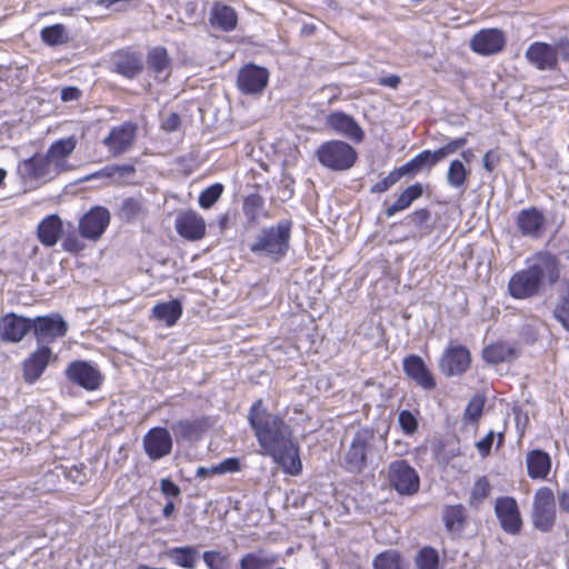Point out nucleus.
<instances>
[{
  "instance_id": "obj_48",
  "label": "nucleus",
  "mask_w": 569,
  "mask_h": 569,
  "mask_svg": "<svg viewBox=\"0 0 569 569\" xmlns=\"http://www.w3.org/2000/svg\"><path fill=\"white\" fill-rule=\"evenodd\" d=\"M468 143V134H465L462 137H458L455 139H451L448 143H446L443 147L437 149L438 153L441 158V160L446 159L450 154H453L459 149L465 147Z\"/></svg>"
},
{
  "instance_id": "obj_32",
  "label": "nucleus",
  "mask_w": 569,
  "mask_h": 569,
  "mask_svg": "<svg viewBox=\"0 0 569 569\" xmlns=\"http://www.w3.org/2000/svg\"><path fill=\"white\" fill-rule=\"evenodd\" d=\"M423 193V187L421 183L417 182L410 187H408L397 199L395 203L389 206L386 209V216L392 217L397 212L403 211L408 209L415 200L420 198Z\"/></svg>"
},
{
  "instance_id": "obj_55",
  "label": "nucleus",
  "mask_w": 569,
  "mask_h": 569,
  "mask_svg": "<svg viewBox=\"0 0 569 569\" xmlns=\"http://www.w3.org/2000/svg\"><path fill=\"white\" fill-rule=\"evenodd\" d=\"M50 158L51 176L52 179L62 172L72 170V167L67 162L66 158Z\"/></svg>"
},
{
  "instance_id": "obj_45",
  "label": "nucleus",
  "mask_w": 569,
  "mask_h": 569,
  "mask_svg": "<svg viewBox=\"0 0 569 569\" xmlns=\"http://www.w3.org/2000/svg\"><path fill=\"white\" fill-rule=\"evenodd\" d=\"M223 189L221 183H213L206 188L199 196V206L202 209L211 208L220 199Z\"/></svg>"
},
{
  "instance_id": "obj_50",
  "label": "nucleus",
  "mask_w": 569,
  "mask_h": 569,
  "mask_svg": "<svg viewBox=\"0 0 569 569\" xmlns=\"http://www.w3.org/2000/svg\"><path fill=\"white\" fill-rule=\"evenodd\" d=\"M553 317L569 331V297H563L556 306Z\"/></svg>"
},
{
  "instance_id": "obj_6",
  "label": "nucleus",
  "mask_w": 569,
  "mask_h": 569,
  "mask_svg": "<svg viewBox=\"0 0 569 569\" xmlns=\"http://www.w3.org/2000/svg\"><path fill=\"white\" fill-rule=\"evenodd\" d=\"M532 523L536 529L548 532L556 521L553 491L548 487L539 488L533 497Z\"/></svg>"
},
{
  "instance_id": "obj_64",
  "label": "nucleus",
  "mask_w": 569,
  "mask_h": 569,
  "mask_svg": "<svg viewBox=\"0 0 569 569\" xmlns=\"http://www.w3.org/2000/svg\"><path fill=\"white\" fill-rule=\"evenodd\" d=\"M558 505L562 512L569 513V488L558 492Z\"/></svg>"
},
{
  "instance_id": "obj_47",
  "label": "nucleus",
  "mask_w": 569,
  "mask_h": 569,
  "mask_svg": "<svg viewBox=\"0 0 569 569\" xmlns=\"http://www.w3.org/2000/svg\"><path fill=\"white\" fill-rule=\"evenodd\" d=\"M398 422L406 435H413L418 429V420L409 410H402L399 412Z\"/></svg>"
},
{
  "instance_id": "obj_18",
  "label": "nucleus",
  "mask_w": 569,
  "mask_h": 569,
  "mask_svg": "<svg viewBox=\"0 0 569 569\" xmlns=\"http://www.w3.org/2000/svg\"><path fill=\"white\" fill-rule=\"evenodd\" d=\"M326 124L336 133L343 136L356 143L362 142L365 132L355 118L342 111H335L327 116Z\"/></svg>"
},
{
  "instance_id": "obj_43",
  "label": "nucleus",
  "mask_w": 569,
  "mask_h": 569,
  "mask_svg": "<svg viewBox=\"0 0 569 569\" xmlns=\"http://www.w3.org/2000/svg\"><path fill=\"white\" fill-rule=\"evenodd\" d=\"M76 147L77 139L73 136H70L53 142L48 149L47 153L51 158H67L74 151Z\"/></svg>"
},
{
  "instance_id": "obj_62",
  "label": "nucleus",
  "mask_w": 569,
  "mask_h": 569,
  "mask_svg": "<svg viewBox=\"0 0 569 569\" xmlns=\"http://www.w3.org/2000/svg\"><path fill=\"white\" fill-rule=\"evenodd\" d=\"M62 248L68 252H78L82 249V244L79 242L77 237L68 236L62 242Z\"/></svg>"
},
{
  "instance_id": "obj_25",
  "label": "nucleus",
  "mask_w": 569,
  "mask_h": 569,
  "mask_svg": "<svg viewBox=\"0 0 569 569\" xmlns=\"http://www.w3.org/2000/svg\"><path fill=\"white\" fill-rule=\"evenodd\" d=\"M116 71L127 78H134L143 69V60L140 53L121 50L113 57Z\"/></svg>"
},
{
  "instance_id": "obj_24",
  "label": "nucleus",
  "mask_w": 569,
  "mask_h": 569,
  "mask_svg": "<svg viewBox=\"0 0 569 569\" xmlns=\"http://www.w3.org/2000/svg\"><path fill=\"white\" fill-rule=\"evenodd\" d=\"M52 351L48 346H41L23 362V378L28 383L36 382L48 367Z\"/></svg>"
},
{
  "instance_id": "obj_7",
  "label": "nucleus",
  "mask_w": 569,
  "mask_h": 569,
  "mask_svg": "<svg viewBox=\"0 0 569 569\" xmlns=\"http://www.w3.org/2000/svg\"><path fill=\"white\" fill-rule=\"evenodd\" d=\"M388 479L400 495L416 493L420 485L417 471L405 460H396L389 465Z\"/></svg>"
},
{
  "instance_id": "obj_20",
  "label": "nucleus",
  "mask_w": 569,
  "mask_h": 569,
  "mask_svg": "<svg viewBox=\"0 0 569 569\" xmlns=\"http://www.w3.org/2000/svg\"><path fill=\"white\" fill-rule=\"evenodd\" d=\"M174 226L181 237L191 241L200 240L206 234L203 218L192 210L180 213Z\"/></svg>"
},
{
  "instance_id": "obj_13",
  "label": "nucleus",
  "mask_w": 569,
  "mask_h": 569,
  "mask_svg": "<svg viewBox=\"0 0 569 569\" xmlns=\"http://www.w3.org/2000/svg\"><path fill=\"white\" fill-rule=\"evenodd\" d=\"M471 362L469 350L460 345L449 347L440 358V371L447 377L462 375Z\"/></svg>"
},
{
  "instance_id": "obj_56",
  "label": "nucleus",
  "mask_w": 569,
  "mask_h": 569,
  "mask_svg": "<svg viewBox=\"0 0 569 569\" xmlns=\"http://www.w3.org/2000/svg\"><path fill=\"white\" fill-rule=\"evenodd\" d=\"M216 467L219 475H224L238 471L240 469V462L237 458H227L223 461L216 465Z\"/></svg>"
},
{
  "instance_id": "obj_4",
  "label": "nucleus",
  "mask_w": 569,
  "mask_h": 569,
  "mask_svg": "<svg viewBox=\"0 0 569 569\" xmlns=\"http://www.w3.org/2000/svg\"><path fill=\"white\" fill-rule=\"evenodd\" d=\"M318 161L333 171H346L353 167L357 151L348 142L341 140L326 141L316 151Z\"/></svg>"
},
{
  "instance_id": "obj_53",
  "label": "nucleus",
  "mask_w": 569,
  "mask_h": 569,
  "mask_svg": "<svg viewBox=\"0 0 569 569\" xmlns=\"http://www.w3.org/2000/svg\"><path fill=\"white\" fill-rule=\"evenodd\" d=\"M202 559L208 569H223L226 557L220 551L209 550L203 552Z\"/></svg>"
},
{
  "instance_id": "obj_33",
  "label": "nucleus",
  "mask_w": 569,
  "mask_h": 569,
  "mask_svg": "<svg viewBox=\"0 0 569 569\" xmlns=\"http://www.w3.org/2000/svg\"><path fill=\"white\" fill-rule=\"evenodd\" d=\"M442 518L447 530L460 531L467 522V509L462 505L446 506Z\"/></svg>"
},
{
  "instance_id": "obj_15",
  "label": "nucleus",
  "mask_w": 569,
  "mask_h": 569,
  "mask_svg": "<svg viewBox=\"0 0 569 569\" xmlns=\"http://www.w3.org/2000/svg\"><path fill=\"white\" fill-rule=\"evenodd\" d=\"M109 222V211L103 207H96L80 219V234L86 239L97 240L103 234Z\"/></svg>"
},
{
  "instance_id": "obj_9",
  "label": "nucleus",
  "mask_w": 569,
  "mask_h": 569,
  "mask_svg": "<svg viewBox=\"0 0 569 569\" xmlns=\"http://www.w3.org/2000/svg\"><path fill=\"white\" fill-rule=\"evenodd\" d=\"M137 129V126L130 121L113 127L102 139V144L108 148L111 157L118 158L132 149Z\"/></svg>"
},
{
  "instance_id": "obj_27",
  "label": "nucleus",
  "mask_w": 569,
  "mask_h": 569,
  "mask_svg": "<svg viewBox=\"0 0 569 569\" xmlns=\"http://www.w3.org/2000/svg\"><path fill=\"white\" fill-rule=\"evenodd\" d=\"M528 476L531 479H547L551 469V458L543 450L535 449L527 453L526 458Z\"/></svg>"
},
{
  "instance_id": "obj_46",
  "label": "nucleus",
  "mask_w": 569,
  "mask_h": 569,
  "mask_svg": "<svg viewBox=\"0 0 569 569\" xmlns=\"http://www.w3.org/2000/svg\"><path fill=\"white\" fill-rule=\"evenodd\" d=\"M263 207V199L259 194H249L243 202V213L250 222L258 220L259 213Z\"/></svg>"
},
{
  "instance_id": "obj_41",
  "label": "nucleus",
  "mask_w": 569,
  "mask_h": 569,
  "mask_svg": "<svg viewBox=\"0 0 569 569\" xmlns=\"http://www.w3.org/2000/svg\"><path fill=\"white\" fill-rule=\"evenodd\" d=\"M272 562L261 551L248 552L240 558L239 567L240 569H270Z\"/></svg>"
},
{
  "instance_id": "obj_29",
  "label": "nucleus",
  "mask_w": 569,
  "mask_h": 569,
  "mask_svg": "<svg viewBox=\"0 0 569 569\" xmlns=\"http://www.w3.org/2000/svg\"><path fill=\"white\" fill-rule=\"evenodd\" d=\"M174 565L184 569H196L199 550L196 546L173 547L164 552Z\"/></svg>"
},
{
  "instance_id": "obj_59",
  "label": "nucleus",
  "mask_w": 569,
  "mask_h": 569,
  "mask_svg": "<svg viewBox=\"0 0 569 569\" xmlns=\"http://www.w3.org/2000/svg\"><path fill=\"white\" fill-rule=\"evenodd\" d=\"M180 127V117L176 112H170L163 120L161 128L167 132H172L178 130Z\"/></svg>"
},
{
  "instance_id": "obj_28",
  "label": "nucleus",
  "mask_w": 569,
  "mask_h": 569,
  "mask_svg": "<svg viewBox=\"0 0 569 569\" xmlns=\"http://www.w3.org/2000/svg\"><path fill=\"white\" fill-rule=\"evenodd\" d=\"M62 232V222L57 214L44 218L38 226V238L47 247L54 246Z\"/></svg>"
},
{
  "instance_id": "obj_52",
  "label": "nucleus",
  "mask_w": 569,
  "mask_h": 569,
  "mask_svg": "<svg viewBox=\"0 0 569 569\" xmlns=\"http://www.w3.org/2000/svg\"><path fill=\"white\" fill-rule=\"evenodd\" d=\"M401 177L395 169L387 177H385L381 181L375 183L371 188L372 193H382L388 191L393 184H396Z\"/></svg>"
},
{
  "instance_id": "obj_60",
  "label": "nucleus",
  "mask_w": 569,
  "mask_h": 569,
  "mask_svg": "<svg viewBox=\"0 0 569 569\" xmlns=\"http://www.w3.org/2000/svg\"><path fill=\"white\" fill-rule=\"evenodd\" d=\"M160 490L168 497H178L181 493L180 488L168 478L160 481Z\"/></svg>"
},
{
  "instance_id": "obj_51",
  "label": "nucleus",
  "mask_w": 569,
  "mask_h": 569,
  "mask_svg": "<svg viewBox=\"0 0 569 569\" xmlns=\"http://www.w3.org/2000/svg\"><path fill=\"white\" fill-rule=\"evenodd\" d=\"M416 158L418 160V163H419L421 170L423 168L430 169V168L435 167L437 163L442 161L438 153V150H435V151L423 150L420 153H418L416 156Z\"/></svg>"
},
{
  "instance_id": "obj_10",
  "label": "nucleus",
  "mask_w": 569,
  "mask_h": 569,
  "mask_svg": "<svg viewBox=\"0 0 569 569\" xmlns=\"http://www.w3.org/2000/svg\"><path fill=\"white\" fill-rule=\"evenodd\" d=\"M66 376L70 381L88 391L100 388L103 376L97 367L87 361H73L66 369Z\"/></svg>"
},
{
  "instance_id": "obj_42",
  "label": "nucleus",
  "mask_w": 569,
  "mask_h": 569,
  "mask_svg": "<svg viewBox=\"0 0 569 569\" xmlns=\"http://www.w3.org/2000/svg\"><path fill=\"white\" fill-rule=\"evenodd\" d=\"M143 214V204L140 199L127 198L122 201L119 216L122 220L132 221Z\"/></svg>"
},
{
  "instance_id": "obj_38",
  "label": "nucleus",
  "mask_w": 569,
  "mask_h": 569,
  "mask_svg": "<svg viewBox=\"0 0 569 569\" xmlns=\"http://www.w3.org/2000/svg\"><path fill=\"white\" fill-rule=\"evenodd\" d=\"M40 38L46 44L57 47L69 41V33L63 24L57 23L44 27L40 32Z\"/></svg>"
},
{
  "instance_id": "obj_22",
  "label": "nucleus",
  "mask_w": 569,
  "mask_h": 569,
  "mask_svg": "<svg viewBox=\"0 0 569 569\" xmlns=\"http://www.w3.org/2000/svg\"><path fill=\"white\" fill-rule=\"evenodd\" d=\"M18 172L23 179L51 180L52 176L49 154L36 153L31 158L21 161L18 166Z\"/></svg>"
},
{
  "instance_id": "obj_30",
  "label": "nucleus",
  "mask_w": 569,
  "mask_h": 569,
  "mask_svg": "<svg viewBox=\"0 0 569 569\" xmlns=\"http://www.w3.org/2000/svg\"><path fill=\"white\" fill-rule=\"evenodd\" d=\"M147 64L149 70L154 73L157 79L164 80L170 73V58L164 48L154 47L147 56Z\"/></svg>"
},
{
  "instance_id": "obj_2",
  "label": "nucleus",
  "mask_w": 569,
  "mask_h": 569,
  "mask_svg": "<svg viewBox=\"0 0 569 569\" xmlns=\"http://www.w3.org/2000/svg\"><path fill=\"white\" fill-rule=\"evenodd\" d=\"M559 278L557 258L549 252H539L531 258L526 269L513 273L508 281L509 295L518 300L538 296L547 282L552 286Z\"/></svg>"
},
{
  "instance_id": "obj_17",
  "label": "nucleus",
  "mask_w": 569,
  "mask_h": 569,
  "mask_svg": "<svg viewBox=\"0 0 569 569\" xmlns=\"http://www.w3.org/2000/svg\"><path fill=\"white\" fill-rule=\"evenodd\" d=\"M506 46V37L499 29H482L477 32L470 40V48L481 54H496Z\"/></svg>"
},
{
  "instance_id": "obj_35",
  "label": "nucleus",
  "mask_w": 569,
  "mask_h": 569,
  "mask_svg": "<svg viewBox=\"0 0 569 569\" xmlns=\"http://www.w3.org/2000/svg\"><path fill=\"white\" fill-rule=\"evenodd\" d=\"M483 360L489 363L507 362L515 359V350L506 343H493L483 349Z\"/></svg>"
},
{
  "instance_id": "obj_11",
  "label": "nucleus",
  "mask_w": 569,
  "mask_h": 569,
  "mask_svg": "<svg viewBox=\"0 0 569 569\" xmlns=\"http://www.w3.org/2000/svg\"><path fill=\"white\" fill-rule=\"evenodd\" d=\"M547 219L536 207L521 209L516 218V227L522 237L540 239L546 231Z\"/></svg>"
},
{
  "instance_id": "obj_37",
  "label": "nucleus",
  "mask_w": 569,
  "mask_h": 569,
  "mask_svg": "<svg viewBox=\"0 0 569 569\" xmlns=\"http://www.w3.org/2000/svg\"><path fill=\"white\" fill-rule=\"evenodd\" d=\"M372 566L375 569H408L402 556L392 549L377 555Z\"/></svg>"
},
{
  "instance_id": "obj_16",
  "label": "nucleus",
  "mask_w": 569,
  "mask_h": 569,
  "mask_svg": "<svg viewBox=\"0 0 569 569\" xmlns=\"http://www.w3.org/2000/svg\"><path fill=\"white\" fill-rule=\"evenodd\" d=\"M31 330V320L13 312L0 317V341L4 343L20 342Z\"/></svg>"
},
{
  "instance_id": "obj_39",
  "label": "nucleus",
  "mask_w": 569,
  "mask_h": 569,
  "mask_svg": "<svg viewBox=\"0 0 569 569\" xmlns=\"http://www.w3.org/2000/svg\"><path fill=\"white\" fill-rule=\"evenodd\" d=\"M171 430L178 442L192 440L198 437L199 426L196 421L179 420L171 425Z\"/></svg>"
},
{
  "instance_id": "obj_26",
  "label": "nucleus",
  "mask_w": 569,
  "mask_h": 569,
  "mask_svg": "<svg viewBox=\"0 0 569 569\" xmlns=\"http://www.w3.org/2000/svg\"><path fill=\"white\" fill-rule=\"evenodd\" d=\"M209 21L212 27L229 32L236 29L238 16L232 7L221 2H214L210 11Z\"/></svg>"
},
{
  "instance_id": "obj_36",
  "label": "nucleus",
  "mask_w": 569,
  "mask_h": 569,
  "mask_svg": "<svg viewBox=\"0 0 569 569\" xmlns=\"http://www.w3.org/2000/svg\"><path fill=\"white\" fill-rule=\"evenodd\" d=\"M468 178V170L466 169L462 161L456 159L452 160L449 164L447 171V183L457 190L463 192L466 190V182Z\"/></svg>"
},
{
  "instance_id": "obj_31",
  "label": "nucleus",
  "mask_w": 569,
  "mask_h": 569,
  "mask_svg": "<svg viewBox=\"0 0 569 569\" xmlns=\"http://www.w3.org/2000/svg\"><path fill=\"white\" fill-rule=\"evenodd\" d=\"M153 317L164 322L168 327L173 326L182 315V306L178 299L158 303L152 308Z\"/></svg>"
},
{
  "instance_id": "obj_40",
  "label": "nucleus",
  "mask_w": 569,
  "mask_h": 569,
  "mask_svg": "<svg viewBox=\"0 0 569 569\" xmlns=\"http://www.w3.org/2000/svg\"><path fill=\"white\" fill-rule=\"evenodd\" d=\"M490 492L491 486L488 479L486 477L478 478L470 491L469 506L477 509L489 497Z\"/></svg>"
},
{
  "instance_id": "obj_49",
  "label": "nucleus",
  "mask_w": 569,
  "mask_h": 569,
  "mask_svg": "<svg viewBox=\"0 0 569 569\" xmlns=\"http://www.w3.org/2000/svg\"><path fill=\"white\" fill-rule=\"evenodd\" d=\"M483 406L485 401L482 398L473 397L465 410V418L472 422L477 421L482 415Z\"/></svg>"
},
{
  "instance_id": "obj_19",
  "label": "nucleus",
  "mask_w": 569,
  "mask_h": 569,
  "mask_svg": "<svg viewBox=\"0 0 569 569\" xmlns=\"http://www.w3.org/2000/svg\"><path fill=\"white\" fill-rule=\"evenodd\" d=\"M143 447L151 460H159L171 452V435L166 428H152L143 437Z\"/></svg>"
},
{
  "instance_id": "obj_12",
  "label": "nucleus",
  "mask_w": 569,
  "mask_h": 569,
  "mask_svg": "<svg viewBox=\"0 0 569 569\" xmlns=\"http://www.w3.org/2000/svg\"><path fill=\"white\" fill-rule=\"evenodd\" d=\"M269 81V71L266 68L250 63L238 72L237 86L246 94L261 93Z\"/></svg>"
},
{
  "instance_id": "obj_5",
  "label": "nucleus",
  "mask_w": 569,
  "mask_h": 569,
  "mask_svg": "<svg viewBox=\"0 0 569 569\" xmlns=\"http://www.w3.org/2000/svg\"><path fill=\"white\" fill-rule=\"evenodd\" d=\"M375 439L376 435L371 429H359L355 433L343 456V467L348 472L358 475L365 470Z\"/></svg>"
},
{
  "instance_id": "obj_14",
  "label": "nucleus",
  "mask_w": 569,
  "mask_h": 569,
  "mask_svg": "<svg viewBox=\"0 0 569 569\" xmlns=\"http://www.w3.org/2000/svg\"><path fill=\"white\" fill-rule=\"evenodd\" d=\"M495 512L500 521L501 528L510 533L516 535L521 529V518L519 507L515 498L500 497L496 500Z\"/></svg>"
},
{
  "instance_id": "obj_8",
  "label": "nucleus",
  "mask_w": 569,
  "mask_h": 569,
  "mask_svg": "<svg viewBox=\"0 0 569 569\" xmlns=\"http://www.w3.org/2000/svg\"><path fill=\"white\" fill-rule=\"evenodd\" d=\"M31 330H33L38 343L47 346L67 335L68 323L59 313H51L31 320Z\"/></svg>"
},
{
  "instance_id": "obj_54",
  "label": "nucleus",
  "mask_w": 569,
  "mask_h": 569,
  "mask_svg": "<svg viewBox=\"0 0 569 569\" xmlns=\"http://www.w3.org/2000/svg\"><path fill=\"white\" fill-rule=\"evenodd\" d=\"M430 217V211L428 209L421 208L409 214L408 219L416 228L422 230L426 223L429 221Z\"/></svg>"
},
{
  "instance_id": "obj_63",
  "label": "nucleus",
  "mask_w": 569,
  "mask_h": 569,
  "mask_svg": "<svg viewBox=\"0 0 569 569\" xmlns=\"http://www.w3.org/2000/svg\"><path fill=\"white\" fill-rule=\"evenodd\" d=\"M553 50L556 52V59L560 57L565 61H569V41H560L556 43Z\"/></svg>"
},
{
  "instance_id": "obj_61",
  "label": "nucleus",
  "mask_w": 569,
  "mask_h": 569,
  "mask_svg": "<svg viewBox=\"0 0 569 569\" xmlns=\"http://www.w3.org/2000/svg\"><path fill=\"white\" fill-rule=\"evenodd\" d=\"M399 176L402 178L407 174H415L421 170L418 160L416 157H413L411 160L406 162L403 166L396 169Z\"/></svg>"
},
{
  "instance_id": "obj_23",
  "label": "nucleus",
  "mask_w": 569,
  "mask_h": 569,
  "mask_svg": "<svg viewBox=\"0 0 569 569\" xmlns=\"http://www.w3.org/2000/svg\"><path fill=\"white\" fill-rule=\"evenodd\" d=\"M406 375L423 389L431 390L436 381L428 370L423 359L417 355H410L403 359Z\"/></svg>"
},
{
  "instance_id": "obj_34",
  "label": "nucleus",
  "mask_w": 569,
  "mask_h": 569,
  "mask_svg": "<svg viewBox=\"0 0 569 569\" xmlns=\"http://www.w3.org/2000/svg\"><path fill=\"white\" fill-rule=\"evenodd\" d=\"M102 174L114 184H127L136 174L134 164H110L102 168Z\"/></svg>"
},
{
  "instance_id": "obj_21",
  "label": "nucleus",
  "mask_w": 569,
  "mask_h": 569,
  "mask_svg": "<svg viewBox=\"0 0 569 569\" xmlns=\"http://www.w3.org/2000/svg\"><path fill=\"white\" fill-rule=\"evenodd\" d=\"M525 57L529 63L539 70H555L558 64L553 47L546 42L536 41L531 43L527 48Z\"/></svg>"
},
{
  "instance_id": "obj_57",
  "label": "nucleus",
  "mask_w": 569,
  "mask_h": 569,
  "mask_svg": "<svg viewBox=\"0 0 569 569\" xmlns=\"http://www.w3.org/2000/svg\"><path fill=\"white\" fill-rule=\"evenodd\" d=\"M483 168L488 172H492L500 162V156L493 150H489L482 158Z\"/></svg>"
},
{
  "instance_id": "obj_3",
  "label": "nucleus",
  "mask_w": 569,
  "mask_h": 569,
  "mask_svg": "<svg viewBox=\"0 0 569 569\" xmlns=\"http://www.w3.org/2000/svg\"><path fill=\"white\" fill-rule=\"evenodd\" d=\"M292 222L289 219L278 221L276 226L261 228L249 244V250L272 262L280 261L289 250Z\"/></svg>"
},
{
  "instance_id": "obj_44",
  "label": "nucleus",
  "mask_w": 569,
  "mask_h": 569,
  "mask_svg": "<svg viewBox=\"0 0 569 569\" xmlns=\"http://www.w3.org/2000/svg\"><path fill=\"white\" fill-rule=\"evenodd\" d=\"M418 569H438L439 553L432 547H423L415 559Z\"/></svg>"
},
{
  "instance_id": "obj_58",
  "label": "nucleus",
  "mask_w": 569,
  "mask_h": 569,
  "mask_svg": "<svg viewBox=\"0 0 569 569\" xmlns=\"http://www.w3.org/2000/svg\"><path fill=\"white\" fill-rule=\"evenodd\" d=\"M493 440H495V432L489 431L485 438H482L481 440H479L476 443V447L482 457H486L490 453Z\"/></svg>"
},
{
  "instance_id": "obj_1",
  "label": "nucleus",
  "mask_w": 569,
  "mask_h": 569,
  "mask_svg": "<svg viewBox=\"0 0 569 569\" xmlns=\"http://www.w3.org/2000/svg\"><path fill=\"white\" fill-rule=\"evenodd\" d=\"M248 422L267 456L291 475L300 472L299 447L291 427L281 416L268 411L262 400L258 399L249 409Z\"/></svg>"
}]
</instances>
